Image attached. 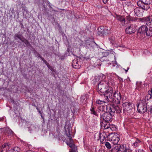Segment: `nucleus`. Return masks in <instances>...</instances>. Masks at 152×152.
I'll return each mask as SVG.
<instances>
[{
	"label": "nucleus",
	"mask_w": 152,
	"mask_h": 152,
	"mask_svg": "<svg viewBox=\"0 0 152 152\" xmlns=\"http://www.w3.org/2000/svg\"><path fill=\"white\" fill-rule=\"evenodd\" d=\"M64 129L65 134L67 137L66 144L72 149L69 152H78L77 147L73 143V141L71 136L70 132L72 130L71 124L69 123H66L64 126Z\"/></svg>",
	"instance_id": "nucleus-1"
},
{
	"label": "nucleus",
	"mask_w": 152,
	"mask_h": 152,
	"mask_svg": "<svg viewBox=\"0 0 152 152\" xmlns=\"http://www.w3.org/2000/svg\"><path fill=\"white\" fill-rule=\"evenodd\" d=\"M121 95L118 91H115L113 92V89L110 88L109 89V93L105 98L106 100L108 102L114 103L119 104L121 102Z\"/></svg>",
	"instance_id": "nucleus-2"
},
{
	"label": "nucleus",
	"mask_w": 152,
	"mask_h": 152,
	"mask_svg": "<svg viewBox=\"0 0 152 152\" xmlns=\"http://www.w3.org/2000/svg\"><path fill=\"white\" fill-rule=\"evenodd\" d=\"M137 110L139 113L143 114L146 112L148 113H152V104L148 100L144 98L141 100V103L137 106Z\"/></svg>",
	"instance_id": "nucleus-3"
},
{
	"label": "nucleus",
	"mask_w": 152,
	"mask_h": 152,
	"mask_svg": "<svg viewBox=\"0 0 152 152\" xmlns=\"http://www.w3.org/2000/svg\"><path fill=\"white\" fill-rule=\"evenodd\" d=\"M107 82L104 80H102L99 82L98 85L97 91L100 95H103L105 98L109 93V89L112 88L107 85Z\"/></svg>",
	"instance_id": "nucleus-4"
},
{
	"label": "nucleus",
	"mask_w": 152,
	"mask_h": 152,
	"mask_svg": "<svg viewBox=\"0 0 152 152\" xmlns=\"http://www.w3.org/2000/svg\"><path fill=\"white\" fill-rule=\"evenodd\" d=\"M152 2V0H140L137 2V4L142 9L147 10Z\"/></svg>",
	"instance_id": "nucleus-5"
},
{
	"label": "nucleus",
	"mask_w": 152,
	"mask_h": 152,
	"mask_svg": "<svg viewBox=\"0 0 152 152\" xmlns=\"http://www.w3.org/2000/svg\"><path fill=\"white\" fill-rule=\"evenodd\" d=\"M144 20L146 22V24L149 27V31L148 33L151 37L152 36V14L148 17L145 18Z\"/></svg>",
	"instance_id": "nucleus-6"
},
{
	"label": "nucleus",
	"mask_w": 152,
	"mask_h": 152,
	"mask_svg": "<svg viewBox=\"0 0 152 152\" xmlns=\"http://www.w3.org/2000/svg\"><path fill=\"white\" fill-rule=\"evenodd\" d=\"M108 137L111 138V140L113 144L115 145H118L117 143L120 140L118 135L117 136L116 135L113 134H109L108 136L106 135L105 136L106 138Z\"/></svg>",
	"instance_id": "nucleus-7"
},
{
	"label": "nucleus",
	"mask_w": 152,
	"mask_h": 152,
	"mask_svg": "<svg viewBox=\"0 0 152 152\" xmlns=\"http://www.w3.org/2000/svg\"><path fill=\"white\" fill-rule=\"evenodd\" d=\"M112 117L108 113L106 112L100 117L102 121L109 122L112 121Z\"/></svg>",
	"instance_id": "nucleus-8"
},
{
	"label": "nucleus",
	"mask_w": 152,
	"mask_h": 152,
	"mask_svg": "<svg viewBox=\"0 0 152 152\" xmlns=\"http://www.w3.org/2000/svg\"><path fill=\"white\" fill-rule=\"evenodd\" d=\"M132 103L131 102H125L123 103L122 106L123 107L124 112L128 111L133 108Z\"/></svg>",
	"instance_id": "nucleus-9"
},
{
	"label": "nucleus",
	"mask_w": 152,
	"mask_h": 152,
	"mask_svg": "<svg viewBox=\"0 0 152 152\" xmlns=\"http://www.w3.org/2000/svg\"><path fill=\"white\" fill-rule=\"evenodd\" d=\"M137 26L135 24H131L129 26L127 27L125 30L126 34H132L136 31Z\"/></svg>",
	"instance_id": "nucleus-10"
},
{
	"label": "nucleus",
	"mask_w": 152,
	"mask_h": 152,
	"mask_svg": "<svg viewBox=\"0 0 152 152\" xmlns=\"http://www.w3.org/2000/svg\"><path fill=\"white\" fill-rule=\"evenodd\" d=\"M149 31L148 28L145 25H143L140 26L138 29V33H146V35L148 36H150L149 34H148V32Z\"/></svg>",
	"instance_id": "nucleus-11"
},
{
	"label": "nucleus",
	"mask_w": 152,
	"mask_h": 152,
	"mask_svg": "<svg viewBox=\"0 0 152 152\" xmlns=\"http://www.w3.org/2000/svg\"><path fill=\"white\" fill-rule=\"evenodd\" d=\"M106 134L105 133L102 134L100 133H96L94 135V138L96 139L97 140H100L101 142L103 141L104 139H106V137L105 135Z\"/></svg>",
	"instance_id": "nucleus-12"
},
{
	"label": "nucleus",
	"mask_w": 152,
	"mask_h": 152,
	"mask_svg": "<svg viewBox=\"0 0 152 152\" xmlns=\"http://www.w3.org/2000/svg\"><path fill=\"white\" fill-rule=\"evenodd\" d=\"M100 125L102 128L103 127L104 129H108L109 128L111 129L112 126H114L113 125H110L109 122L102 121H101Z\"/></svg>",
	"instance_id": "nucleus-13"
},
{
	"label": "nucleus",
	"mask_w": 152,
	"mask_h": 152,
	"mask_svg": "<svg viewBox=\"0 0 152 152\" xmlns=\"http://www.w3.org/2000/svg\"><path fill=\"white\" fill-rule=\"evenodd\" d=\"M122 147V145H115L114 147L110 150L109 152H120Z\"/></svg>",
	"instance_id": "nucleus-14"
},
{
	"label": "nucleus",
	"mask_w": 152,
	"mask_h": 152,
	"mask_svg": "<svg viewBox=\"0 0 152 152\" xmlns=\"http://www.w3.org/2000/svg\"><path fill=\"white\" fill-rule=\"evenodd\" d=\"M107 109L108 112H109V114H110L111 116H113L115 113L114 104L107 107Z\"/></svg>",
	"instance_id": "nucleus-15"
},
{
	"label": "nucleus",
	"mask_w": 152,
	"mask_h": 152,
	"mask_svg": "<svg viewBox=\"0 0 152 152\" xmlns=\"http://www.w3.org/2000/svg\"><path fill=\"white\" fill-rule=\"evenodd\" d=\"M105 107L100 106L97 108L96 111L98 114V117L99 115H100V117H101L102 115H103L106 112L105 111Z\"/></svg>",
	"instance_id": "nucleus-16"
},
{
	"label": "nucleus",
	"mask_w": 152,
	"mask_h": 152,
	"mask_svg": "<svg viewBox=\"0 0 152 152\" xmlns=\"http://www.w3.org/2000/svg\"><path fill=\"white\" fill-rule=\"evenodd\" d=\"M148 94L144 98L148 100L150 103L152 104V88L151 91H148Z\"/></svg>",
	"instance_id": "nucleus-17"
},
{
	"label": "nucleus",
	"mask_w": 152,
	"mask_h": 152,
	"mask_svg": "<svg viewBox=\"0 0 152 152\" xmlns=\"http://www.w3.org/2000/svg\"><path fill=\"white\" fill-rule=\"evenodd\" d=\"M116 18L117 20L121 22L122 26L124 25L126 21L124 16L117 15Z\"/></svg>",
	"instance_id": "nucleus-18"
},
{
	"label": "nucleus",
	"mask_w": 152,
	"mask_h": 152,
	"mask_svg": "<svg viewBox=\"0 0 152 152\" xmlns=\"http://www.w3.org/2000/svg\"><path fill=\"white\" fill-rule=\"evenodd\" d=\"M141 8L136 7L134 9V12L136 15L138 17H141L142 15V12L140 11Z\"/></svg>",
	"instance_id": "nucleus-19"
},
{
	"label": "nucleus",
	"mask_w": 152,
	"mask_h": 152,
	"mask_svg": "<svg viewBox=\"0 0 152 152\" xmlns=\"http://www.w3.org/2000/svg\"><path fill=\"white\" fill-rule=\"evenodd\" d=\"M72 66L75 68L78 69L79 68V65L78 64V60L77 59H74L73 60Z\"/></svg>",
	"instance_id": "nucleus-20"
},
{
	"label": "nucleus",
	"mask_w": 152,
	"mask_h": 152,
	"mask_svg": "<svg viewBox=\"0 0 152 152\" xmlns=\"http://www.w3.org/2000/svg\"><path fill=\"white\" fill-rule=\"evenodd\" d=\"M98 34L100 36H103L104 33V27H101L98 28Z\"/></svg>",
	"instance_id": "nucleus-21"
},
{
	"label": "nucleus",
	"mask_w": 152,
	"mask_h": 152,
	"mask_svg": "<svg viewBox=\"0 0 152 152\" xmlns=\"http://www.w3.org/2000/svg\"><path fill=\"white\" fill-rule=\"evenodd\" d=\"M90 113L93 114L97 117H98V114L97 113L96 110H95V108L94 107H91L90 109Z\"/></svg>",
	"instance_id": "nucleus-22"
},
{
	"label": "nucleus",
	"mask_w": 152,
	"mask_h": 152,
	"mask_svg": "<svg viewBox=\"0 0 152 152\" xmlns=\"http://www.w3.org/2000/svg\"><path fill=\"white\" fill-rule=\"evenodd\" d=\"M141 143V141L137 139L135 142L132 144V146L134 148H136L139 146Z\"/></svg>",
	"instance_id": "nucleus-23"
},
{
	"label": "nucleus",
	"mask_w": 152,
	"mask_h": 152,
	"mask_svg": "<svg viewBox=\"0 0 152 152\" xmlns=\"http://www.w3.org/2000/svg\"><path fill=\"white\" fill-rule=\"evenodd\" d=\"M114 106L116 113H120L121 112L122 108L117 105H114Z\"/></svg>",
	"instance_id": "nucleus-24"
},
{
	"label": "nucleus",
	"mask_w": 152,
	"mask_h": 152,
	"mask_svg": "<svg viewBox=\"0 0 152 152\" xmlns=\"http://www.w3.org/2000/svg\"><path fill=\"white\" fill-rule=\"evenodd\" d=\"M122 147L120 152H131L129 149L127 148L126 145H122Z\"/></svg>",
	"instance_id": "nucleus-25"
},
{
	"label": "nucleus",
	"mask_w": 152,
	"mask_h": 152,
	"mask_svg": "<svg viewBox=\"0 0 152 152\" xmlns=\"http://www.w3.org/2000/svg\"><path fill=\"white\" fill-rule=\"evenodd\" d=\"M96 103L99 105H101V106L105 107V102L103 100H101L99 99L97 100L96 102Z\"/></svg>",
	"instance_id": "nucleus-26"
},
{
	"label": "nucleus",
	"mask_w": 152,
	"mask_h": 152,
	"mask_svg": "<svg viewBox=\"0 0 152 152\" xmlns=\"http://www.w3.org/2000/svg\"><path fill=\"white\" fill-rule=\"evenodd\" d=\"M107 82V85L109 86H113L115 85L114 81L112 79H110Z\"/></svg>",
	"instance_id": "nucleus-27"
},
{
	"label": "nucleus",
	"mask_w": 152,
	"mask_h": 152,
	"mask_svg": "<svg viewBox=\"0 0 152 152\" xmlns=\"http://www.w3.org/2000/svg\"><path fill=\"white\" fill-rule=\"evenodd\" d=\"M21 37H22L21 35L17 34H15L14 36V38L15 40H16L17 39V38H18L21 41L22 39L21 38Z\"/></svg>",
	"instance_id": "nucleus-28"
},
{
	"label": "nucleus",
	"mask_w": 152,
	"mask_h": 152,
	"mask_svg": "<svg viewBox=\"0 0 152 152\" xmlns=\"http://www.w3.org/2000/svg\"><path fill=\"white\" fill-rule=\"evenodd\" d=\"M6 131L7 133L10 134L11 135H13L14 134L13 131L9 128H7Z\"/></svg>",
	"instance_id": "nucleus-29"
},
{
	"label": "nucleus",
	"mask_w": 152,
	"mask_h": 152,
	"mask_svg": "<svg viewBox=\"0 0 152 152\" xmlns=\"http://www.w3.org/2000/svg\"><path fill=\"white\" fill-rule=\"evenodd\" d=\"M105 145L108 150H110L111 148V144L108 142H106L105 143Z\"/></svg>",
	"instance_id": "nucleus-30"
},
{
	"label": "nucleus",
	"mask_w": 152,
	"mask_h": 152,
	"mask_svg": "<svg viewBox=\"0 0 152 152\" xmlns=\"http://www.w3.org/2000/svg\"><path fill=\"white\" fill-rule=\"evenodd\" d=\"M20 148L18 147H16L14 148L12 152H20Z\"/></svg>",
	"instance_id": "nucleus-31"
},
{
	"label": "nucleus",
	"mask_w": 152,
	"mask_h": 152,
	"mask_svg": "<svg viewBox=\"0 0 152 152\" xmlns=\"http://www.w3.org/2000/svg\"><path fill=\"white\" fill-rule=\"evenodd\" d=\"M21 41L22 42H24L27 46L30 45V43H29L28 41L26 40V39H22Z\"/></svg>",
	"instance_id": "nucleus-32"
},
{
	"label": "nucleus",
	"mask_w": 152,
	"mask_h": 152,
	"mask_svg": "<svg viewBox=\"0 0 152 152\" xmlns=\"http://www.w3.org/2000/svg\"><path fill=\"white\" fill-rule=\"evenodd\" d=\"M127 19L129 20V21H134L135 19L134 18H132L131 16H128L127 17Z\"/></svg>",
	"instance_id": "nucleus-33"
},
{
	"label": "nucleus",
	"mask_w": 152,
	"mask_h": 152,
	"mask_svg": "<svg viewBox=\"0 0 152 152\" xmlns=\"http://www.w3.org/2000/svg\"><path fill=\"white\" fill-rule=\"evenodd\" d=\"M109 39L110 41V42L112 44H113L115 43V41L113 39V37H110L109 38Z\"/></svg>",
	"instance_id": "nucleus-34"
},
{
	"label": "nucleus",
	"mask_w": 152,
	"mask_h": 152,
	"mask_svg": "<svg viewBox=\"0 0 152 152\" xmlns=\"http://www.w3.org/2000/svg\"><path fill=\"white\" fill-rule=\"evenodd\" d=\"M40 58L43 61V62L47 65V66H48V63L47 62V61L45 60L44 58H43L42 57H41Z\"/></svg>",
	"instance_id": "nucleus-35"
},
{
	"label": "nucleus",
	"mask_w": 152,
	"mask_h": 152,
	"mask_svg": "<svg viewBox=\"0 0 152 152\" xmlns=\"http://www.w3.org/2000/svg\"><path fill=\"white\" fill-rule=\"evenodd\" d=\"M7 146H8V144L7 143H4L2 145V148H5Z\"/></svg>",
	"instance_id": "nucleus-36"
},
{
	"label": "nucleus",
	"mask_w": 152,
	"mask_h": 152,
	"mask_svg": "<svg viewBox=\"0 0 152 152\" xmlns=\"http://www.w3.org/2000/svg\"><path fill=\"white\" fill-rule=\"evenodd\" d=\"M118 79L119 80V82L121 83H122L123 82V79L120 77H118Z\"/></svg>",
	"instance_id": "nucleus-37"
},
{
	"label": "nucleus",
	"mask_w": 152,
	"mask_h": 152,
	"mask_svg": "<svg viewBox=\"0 0 152 152\" xmlns=\"http://www.w3.org/2000/svg\"><path fill=\"white\" fill-rule=\"evenodd\" d=\"M102 1L104 4H105L107 2L108 0H102Z\"/></svg>",
	"instance_id": "nucleus-38"
},
{
	"label": "nucleus",
	"mask_w": 152,
	"mask_h": 152,
	"mask_svg": "<svg viewBox=\"0 0 152 152\" xmlns=\"http://www.w3.org/2000/svg\"><path fill=\"white\" fill-rule=\"evenodd\" d=\"M36 52L37 54V56L39 57L40 58H41V57H42L39 53H38L37 51H36Z\"/></svg>",
	"instance_id": "nucleus-39"
},
{
	"label": "nucleus",
	"mask_w": 152,
	"mask_h": 152,
	"mask_svg": "<svg viewBox=\"0 0 152 152\" xmlns=\"http://www.w3.org/2000/svg\"><path fill=\"white\" fill-rule=\"evenodd\" d=\"M149 149L151 152H152V145H150L149 146Z\"/></svg>",
	"instance_id": "nucleus-40"
},
{
	"label": "nucleus",
	"mask_w": 152,
	"mask_h": 152,
	"mask_svg": "<svg viewBox=\"0 0 152 152\" xmlns=\"http://www.w3.org/2000/svg\"><path fill=\"white\" fill-rule=\"evenodd\" d=\"M38 112L39 113V114H41V117L42 118H43V119H44V117L42 116V113H41V112L40 110H38Z\"/></svg>",
	"instance_id": "nucleus-41"
},
{
	"label": "nucleus",
	"mask_w": 152,
	"mask_h": 152,
	"mask_svg": "<svg viewBox=\"0 0 152 152\" xmlns=\"http://www.w3.org/2000/svg\"><path fill=\"white\" fill-rule=\"evenodd\" d=\"M10 102H12V103H15V101L13 99H10Z\"/></svg>",
	"instance_id": "nucleus-42"
},
{
	"label": "nucleus",
	"mask_w": 152,
	"mask_h": 152,
	"mask_svg": "<svg viewBox=\"0 0 152 152\" xmlns=\"http://www.w3.org/2000/svg\"><path fill=\"white\" fill-rule=\"evenodd\" d=\"M138 152H144V151L142 150L139 149L138 150Z\"/></svg>",
	"instance_id": "nucleus-43"
},
{
	"label": "nucleus",
	"mask_w": 152,
	"mask_h": 152,
	"mask_svg": "<svg viewBox=\"0 0 152 152\" xmlns=\"http://www.w3.org/2000/svg\"><path fill=\"white\" fill-rule=\"evenodd\" d=\"M116 65V66H117V64L115 63V64H113V66H115V65Z\"/></svg>",
	"instance_id": "nucleus-44"
},
{
	"label": "nucleus",
	"mask_w": 152,
	"mask_h": 152,
	"mask_svg": "<svg viewBox=\"0 0 152 152\" xmlns=\"http://www.w3.org/2000/svg\"><path fill=\"white\" fill-rule=\"evenodd\" d=\"M129 67H128L127 68V69L126 70L125 69V71L126 73L127 72V71H128V70H129Z\"/></svg>",
	"instance_id": "nucleus-45"
},
{
	"label": "nucleus",
	"mask_w": 152,
	"mask_h": 152,
	"mask_svg": "<svg viewBox=\"0 0 152 152\" xmlns=\"http://www.w3.org/2000/svg\"><path fill=\"white\" fill-rule=\"evenodd\" d=\"M3 150L2 149L0 148V152H2Z\"/></svg>",
	"instance_id": "nucleus-46"
},
{
	"label": "nucleus",
	"mask_w": 152,
	"mask_h": 152,
	"mask_svg": "<svg viewBox=\"0 0 152 152\" xmlns=\"http://www.w3.org/2000/svg\"><path fill=\"white\" fill-rule=\"evenodd\" d=\"M36 109L38 110H38H39V108L38 107H36Z\"/></svg>",
	"instance_id": "nucleus-47"
},
{
	"label": "nucleus",
	"mask_w": 152,
	"mask_h": 152,
	"mask_svg": "<svg viewBox=\"0 0 152 152\" xmlns=\"http://www.w3.org/2000/svg\"><path fill=\"white\" fill-rule=\"evenodd\" d=\"M48 66H47L48 67H49V66H50V65H49V64H48Z\"/></svg>",
	"instance_id": "nucleus-48"
},
{
	"label": "nucleus",
	"mask_w": 152,
	"mask_h": 152,
	"mask_svg": "<svg viewBox=\"0 0 152 152\" xmlns=\"http://www.w3.org/2000/svg\"><path fill=\"white\" fill-rule=\"evenodd\" d=\"M23 27V24H22V27Z\"/></svg>",
	"instance_id": "nucleus-49"
},
{
	"label": "nucleus",
	"mask_w": 152,
	"mask_h": 152,
	"mask_svg": "<svg viewBox=\"0 0 152 152\" xmlns=\"http://www.w3.org/2000/svg\"><path fill=\"white\" fill-rule=\"evenodd\" d=\"M103 76L104 77H105V76Z\"/></svg>",
	"instance_id": "nucleus-50"
}]
</instances>
